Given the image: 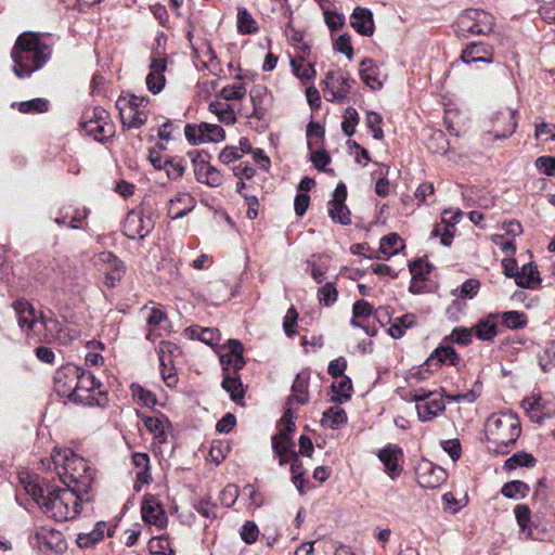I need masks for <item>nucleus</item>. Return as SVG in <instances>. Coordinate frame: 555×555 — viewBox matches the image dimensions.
<instances>
[{"mask_svg": "<svg viewBox=\"0 0 555 555\" xmlns=\"http://www.w3.org/2000/svg\"><path fill=\"white\" fill-rule=\"evenodd\" d=\"M28 495L38 504L41 512L55 521H69L81 513V493L68 487H42L37 477H20Z\"/></svg>", "mask_w": 555, "mask_h": 555, "instance_id": "nucleus-1", "label": "nucleus"}, {"mask_svg": "<svg viewBox=\"0 0 555 555\" xmlns=\"http://www.w3.org/2000/svg\"><path fill=\"white\" fill-rule=\"evenodd\" d=\"M485 433L490 452L507 454L520 436V421L513 412L493 413L486 422Z\"/></svg>", "mask_w": 555, "mask_h": 555, "instance_id": "nucleus-2", "label": "nucleus"}, {"mask_svg": "<svg viewBox=\"0 0 555 555\" xmlns=\"http://www.w3.org/2000/svg\"><path fill=\"white\" fill-rule=\"evenodd\" d=\"M50 48L40 41L37 34H22L12 50L13 70L23 78L39 69L50 56Z\"/></svg>", "mask_w": 555, "mask_h": 555, "instance_id": "nucleus-3", "label": "nucleus"}, {"mask_svg": "<svg viewBox=\"0 0 555 555\" xmlns=\"http://www.w3.org/2000/svg\"><path fill=\"white\" fill-rule=\"evenodd\" d=\"M52 460L56 467L61 466L63 473H59L66 487L87 494L91 488L93 476L87 461L75 454L72 450H54Z\"/></svg>", "mask_w": 555, "mask_h": 555, "instance_id": "nucleus-4", "label": "nucleus"}, {"mask_svg": "<svg viewBox=\"0 0 555 555\" xmlns=\"http://www.w3.org/2000/svg\"><path fill=\"white\" fill-rule=\"evenodd\" d=\"M152 214L143 208L132 209L124 221V234L130 240H143L154 229Z\"/></svg>", "mask_w": 555, "mask_h": 555, "instance_id": "nucleus-5", "label": "nucleus"}, {"mask_svg": "<svg viewBox=\"0 0 555 555\" xmlns=\"http://www.w3.org/2000/svg\"><path fill=\"white\" fill-rule=\"evenodd\" d=\"M12 307L15 311L18 326L27 336L41 335V312L37 313L34 306L24 298L14 301Z\"/></svg>", "mask_w": 555, "mask_h": 555, "instance_id": "nucleus-6", "label": "nucleus"}, {"mask_svg": "<svg viewBox=\"0 0 555 555\" xmlns=\"http://www.w3.org/2000/svg\"><path fill=\"white\" fill-rule=\"evenodd\" d=\"M81 374V367L73 363L62 365L54 374V390L59 397L69 399L77 387V378Z\"/></svg>", "mask_w": 555, "mask_h": 555, "instance_id": "nucleus-7", "label": "nucleus"}, {"mask_svg": "<svg viewBox=\"0 0 555 555\" xmlns=\"http://www.w3.org/2000/svg\"><path fill=\"white\" fill-rule=\"evenodd\" d=\"M30 538L36 541L40 551L46 548L54 553H63L67 550L64 534L47 526L37 527Z\"/></svg>", "mask_w": 555, "mask_h": 555, "instance_id": "nucleus-8", "label": "nucleus"}, {"mask_svg": "<svg viewBox=\"0 0 555 555\" xmlns=\"http://www.w3.org/2000/svg\"><path fill=\"white\" fill-rule=\"evenodd\" d=\"M459 27L462 31L486 35L492 30V17L483 11L468 10L459 18Z\"/></svg>", "mask_w": 555, "mask_h": 555, "instance_id": "nucleus-9", "label": "nucleus"}, {"mask_svg": "<svg viewBox=\"0 0 555 555\" xmlns=\"http://www.w3.org/2000/svg\"><path fill=\"white\" fill-rule=\"evenodd\" d=\"M347 199V186L339 182L327 203V211L334 222L348 225L351 223L350 210L345 204Z\"/></svg>", "mask_w": 555, "mask_h": 555, "instance_id": "nucleus-10", "label": "nucleus"}, {"mask_svg": "<svg viewBox=\"0 0 555 555\" xmlns=\"http://www.w3.org/2000/svg\"><path fill=\"white\" fill-rule=\"evenodd\" d=\"M95 260L98 264L103 267L105 274L104 284L109 288L116 287L125 273L122 261L111 251L98 254Z\"/></svg>", "mask_w": 555, "mask_h": 555, "instance_id": "nucleus-11", "label": "nucleus"}, {"mask_svg": "<svg viewBox=\"0 0 555 555\" xmlns=\"http://www.w3.org/2000/svg\"><path fill=\"white\" fill-rule=\"evenodd\" d=\"M417 483L422 488L436 489L440 487L447 479L446 470L434 465L431 462H425L417 468Z\"/></svg>", "mask_w": 555, "mask_h": 555, "instance_id": "nucleus-12", "label": "nucleus"}, {"mask_svg": "<svg viewBox=\"0 0 555 555\" xmlns=\"http://www.w3.org/2000/svg\"><path fill=\"white\" fill-rule=\"evenodd\" d=\"M324 86L323 93L327 101H344L350 91L348 78L338 76L334 72L326 74Z\"/></svg>", "mask_w": 555, "mask_h": 555, "instance_id": "nucleus-13", "label": "nucleus"}, {"mask_svg": "<svg viewBox=\"0 0 555 555\" xmlns=\"http://www.w3.org/2000/svg\"><path fill=\"white\" fill-rule=\"evenodd\" d=\"M141 514L145 522L154 525L159 529L166 527L168 518L163 505L156 498L152 495L144 498L141 505Z\"/></svg>", "mask_w": 555, "mask_h": 555, "instance_id": "nucleus-14", "label": "nucleus"}, {"mask_svg": "<svg viewBox=\"0 0 555 555\" xmlns=\"http://www.w3.org/2000/svg\"><path fill=\"white\" fill-rule=\"evenodd\" d=\"M198 158H201L199 154L197 158L193 159L194 173L197 182L206 184L210 188L220 186L223 183V175L221 171L205 159Z\"/></svg>", "mask_w": 555, "mask_h": 555, "instance_id": "nucleus-15", "label": "nucleus"}, {"mask_svg": "<svg viewBox=\"0 0 555 555\" xmlns=\"http://www.w3.org/2000/svg\"><path fill=\"white\" fill-rule=\"evenodd\" d=\"M377 456L391 478L401 474L402 468L399 465V461L403 459V451L399 446L388 443L378 451Z\"/></svg>", "mask_w": 555, "mask_h": 555, "instance_id": "nucleus-16", "label": "nucleus"}, {"mask_svg": "<svg viewBox=\"0 0 555 555\" xmlns=\"http://www.w3.org/2000/svg\"><path fill=\"white\" fill-rule=\"evenodd\" d=\"M94 116V119H90L82 125L86 135H93L94 139H98V135L101 134V139H111L114 132L112 131V124L107 120L106 112L96 109Z\"/></svg>", "mask_w": 555, "mask_h": 555, "instance_id": "nucleus-17", "label": "nucleus"}, {"mask_svg": "<svg viewBox=\"0 0 555 555\" xmlns=\"http://www.w3.org/2000/svg\"><path fill=\"white\" fill-rule=\"evenodd\" d=\"M135 472L133 489L139 492L143 485L152 481L150 456L146 453L135 452L131 456Z\"/></svg>", "mask_w": 555, "mask_h": 555, "instance_id": "nucleus-18", "label": "nucleus"}, {"mask_svg": "<svg viewBox=\"0 0 555 555\" xmlns=\"http://www.w3.org/2000/svg\"><path fill=\"white\" fill-rule=\"evenodd\" d=\"M195 207V199L186 192H179L169 199L168 215L171 219L186 216Z\"/></svg>", "mask_w": 555, "mask_h": 555, "instance_id": "nucleus-19", "label": "nucleus"}, {"mask_svg": "<svg viewBox=\"0 0 555 555\" xmlns=\"http://www.w3.org/2000/svg\"><path fill=\"white\" fill-rule=\"evenodd\" d=\"M480 282L476 279L466 280L460 287L452 291V295L456 298L452 305L447 309V313L450 315L452 310H462V304L460 299H473L479 292Z\"/></svg>", "mask_w": 555, "mask_h": 555, "instance_id": "nucleus-20", "label": "nucleus"}, {"mask_svg": "<svg viewBox=\"0 0 555 555\" xmlns=\"http://www.w3.org/2000/svg\"><path fill=\"white\" fill-rule=\"evenodd\" d=\"M350 24L362 36L369 37L374 33L373 15L367 9L356 8L350 16Z\"/></svg>", "mask_w": 555, "mask_h": 555, "instance_id": "nucleus-21", "label": "nucleus"}, {"mask_svg": "<svg viewBox=\"0 0 555 555\" xmlns=\"http://www.w3.org/2000/svg\"><path fill=\"white\" fill-rule=\"evenodd\" d=\"M186 139L224 138V130L218 125L202 122L198 126L186 125L184 129Z\"/></svg>", "mask_w": 555, "mask_h": 555, "instance_id": "nucleus-22", "label": "nucleus"}, {"mask_svg": "<svg viewBox=\"0 0 555 555\" xmlns=\"http://www.w3.org/2000/svg\"><path fill=\"white\" fill-rule=\"evenodd\" d=\"M309 374L299 373L292 385V395L287 398V405L293 403L306 404L309 401Z\"/></svg>", "mask_w": 555, "mask_h": 555, "instance_id": "nucleus-23", "label": "nucleus"}, {"mask_svg": "<svg viewBox=\"0 0 555 555\" xmlns=\"http://www.w3.org/2000/svg\"><path fill=\"white\" fill-rule=\"evenodd\" d=\"M68 400L86 406H104L107 403L105 391L78 390V387H76L75 392H73Z\"/></svg>", "mask_w": 555, "mask_h": 555, "instance_id": "nucleus-24", "label": "nucleus"}, {"mask_svg": "<svg viewBox=\"0 0 555 555\" xmlns=\"http://www.w3.org/2000/svg\"><path fill=\"white\" fill-rule=\"evenodd\" d=\"M165 69L166 61L164 59L154 60L151 64V73L146 77V85L154 94L160 92L165 86Z\"/></svg>", "mask_w": 555, "mask_h": 555, "instance_id": "nucleus-25", "label": "nucleus"}, {"mask_svg": "<svg viewBox=\"0 0 555 555\" xmlns=\"http://www.w3.org/2000/svg\"><path fill=\"white\" fill-rule=\"evenodd\" d=\"M459 361L460 356L452 347L441 346L430 354L425 364L428 366L435 365L436 367H440L442 364L456 365Z\"/></svg>", "mask_w": 555, "mask_h": 555, "instance_id": "nucleus-26", "label": "nucleus"}, {"mask_svg": "<svg viewBox=\"0 0 555 555\" xmlns=\"http://www.w3.org/2000/svg\"><path fill=\"white\" fill-rule=\"evenodd\" d=\"M416 410L421 422H429L446 410V403L442 398H431L423 403H417Z\"/></svg>", "mask_w": 555, "mask_h": 555, "instance_id": "nucleus-27", "label": "nucleus"}, {"mask_svg": "<svg viewBox=\"0 0 555 555\" xmlns=\"http://www.w3.org/2000/svg\"><path fill=\"white\" fill-rule=\"evenodd\" d=\"M41 335H36L40 341L51 343L61 339L62 324L54 318L41 315L40 321Z\"/></svg>", "mask_w": 555, "mask_h": 555, "instance_id": "nucleus-28", "label": "nucleus"}, {"mask_svg": "<svg viewBox=\"0 0 555 555\" xmlns=\"http://www.w3.org/2000/svg\"><path fill=\"white\" fill-rule=\"evenodd\" d=\"M118 109L121 122L125 127L137 128L142 126L146 120V115L143 112H139L138 109L128 106L124 101L119 104Z\"/></svg>", "mask_w": 555, "mask_h": 555, "instance_id": "nucleus-29", "label": "nucleus"}, {"mask_svg": "<svg viewBox=\"0 0 555 555\" xmlns=\"http://www.w3.org/2000/svg\"><path fill=\"white\" fill-rule=\"evenodd\" d=\"M333 396L331 400L337 403H344L351 398L352 383L348 376L338 377L331 386Z\"/></svg>", "mask_w": 555, "mask_h": 555, "instance_id": "nucleus-30", "label": "nucleus"}, {"mask_svg": "<svg viewBox=\"0 0 555 555\" xmlns=\"http://www.w3.org/2000/svg\"><path fill=\"white\" fill-rule=\"evenodd\" d=\"M461 60L466 64L477 62L490 64L493 62V55L488 53L483 47L472 44L462 52Z\"/></svg>", "mask_w": 555, "mask_h": 555, "instance_id": "nucleus-31", "label": "nucleus"}, {"mask_svg": "<svg viewBox=\"0 0 555 555\" xmlns=\"http://www.w3.org/2000/svg\"><path fill=\"white\" fill-rule=\"evenodd\" d=\"M192 339H198L208 346L217 345L220 340V333L218 328L190 326L186 328Z\"/></svg>", "mask_w": 555, "mask_h": 555, "instance_id": "nucleus-32", "label": "nucleus"}, {"mask_svg": "<svg viewBox=\"0 0 555 555\" xmlns=\"http://www.w3.org/2000/svg\"><path fill=\"white\" fill-rule=\"evenodd\" d=\"M222 388L230 393L231 399L234 402H238L244 398L243 384L238 376V373H225L222 380Z\"/></svg>", "mask_w": 555, "mask_h": 555, "instance_id": "nucleus-33", "label": "nucleus"}, {"mask_svg": "<svg viewBox=\"0 0 555 555\" xmlns=\"http://www.w3.org/2000/svg\"><path fill=\"white\" fill-rule=\"evenodd\" d=\"M347 422V414L344 409L335 405L323 413L321 424L323 427L336 429Z\"/></svg>", "mask_w": 555, "mask_h": 555, "instance_id": "nucleus-34", "label": "nucleus"}, {"mask_svg": "<svg viewBox=\"0 0 555 555\" xmlns=\"http://www.w3.org/2000/svg\"><path fill=\"white\" fill-rule=\"evenodd\" d=\"M251 151V146L249 141H240V145H230L225 146L221 153L219 154V159L223 164H230L238 158H241L245 153H249Z\"/></svg>", "mask_w": 555, "mask_h": 555, "instance_id": "nucleus-35", "label": "nucleus"}, {"mask_svg": "<svg viewBox=\"0 0 555 555\" xmlns=\"http://www.w3.org/2000/svg\"><path fill=\"white\" fill-rule=\"evenodd\" d=\"M288 430L279 429V433L272 437V449L275 454L291 453L294 451V442Z\"/></svg>", "mask_w": 555, "mask_h": 555, "instance_id": "nucleus-36", "label": "nucleus"}, {"mask_svg": "<svg viewBox=\"0 0 555 555\" xmlns=\"http://www.w3.org/2000/svg\"><path fill=\"white\" fill-rule=\"evenodd\" d=\"M12 107H16L22 114H42L49 109V101L43 98L13 103Z\"/></svg>", "mask_w": 555, "mask_h": 555, "instance_id": "nucleus-37", "label": "nucleus"}, {"mask_svg": "<svg viewBox=\"0 0 555 555\" xmlns=\"http://www.w3.org/2000/svg\"><path fill=\"white\" fill-rule=\"evenodd\" d=\"M539 282V271L532 264H525L516 275V284L520 287L533 288Z\"/></svg>", "mask_w": 555, "mask_h": 555, "instance_id": "nucleus-38", "label": "nucleus"}, {"mask_svg": "<svg viewBox=\"0 0 555 555\" xmlns=\"http://www.w3.org/2000/svg\"><path fill=\"white\" fill-rule=\"evenodd\" d=\"M535 464L537 459L532 454L520 451L516 452L505 461L504 468L512 470L518 467H534Z\"/></svg>", "mask_w": 555, "mask_h": 555, "instance_id": "nucleus-39", "label": "nucleus"}, {"mask_svg": "<svg viewBox=\"0 0 555 555\" xmlns=\"http://www.w3.org/2000/svg\"><path fill=\"white\" fill-rule=\"evenodd\" d=\"M403 247V242L397 233H390L382 237L379 243V251L387 258L399 253Z\"/></svg>", "mask_w": 555, "mask_h": 555, "instance_id": "nucleus-40", "label": "nucleus"}, {"mask_svg": "<svg viewBox=\"0 0 555 555\" xmlns=\"http://www.w3.org/2000/svg\"><path fill=\"white\" fill-rule=\"evenodd\" d=\"M498 314H491L486 320H480L474 327L477 338L481 340H492L498 335L496 325L491 321Z\"/></svg>", "mask_w": 555, "mask_h": 555, "instance_id": "nucleus-41", "label": "nucleus"}, {"mask_svg": "<svg viewBox=\"0 0 555 555\" xmlns=\"http://www.w3.org/2000/svg\"><path fill=\"white\" fill-rule=\"evenodd\" d=\"M530 491L529 486L520 480H513L509 482H506L501 490V493L507 498V499H522L525 498Z\"/></svg>", "mask_w": 555, "mask_h": 555, "instance_id": "nucleus-42", "label": "nucleus"}, {"mask_svg": "<svg viewBox=\"0 0 555 555\" xmlns=\"http://www.w3.org/2000/svg\"><path fill=\"white\" fill-rule=\"evenodd\" d=\"M291 66L293 68V73L300 81L305 85L312 81L317 75L313 64L300 63L298 60H291Z\"/></svg>", "mask_w": 555, "mask_h": 555, "instance_id": "nucleus-43", "label": "nucleus"}, {"mask_svg": "<svg viewBox=\"0 0 555 555\" xmlns=\"http://www.w3.org/2000/svg\"><path fill=\"white\" fill-rule=\"evenodd\" d=\"M362 69L360 70L363 82L372 90H378L383 87V82L377 78L373 70L372 60H363L361 62Z\"/></svg>", "mask_w": 555, "mask_h": 555, "instance_id": "nucleus-44", "label": "nucleus"}, {"mask_svg": "<svg viewBox=\"0 0 555 555\" xmlns=\"http://www.w3.org/2000/svg\"><path fill=\"white\" fill-rule=\"evenodd\" d=\"M166 319H167L166 313L163 310H160L159 308H152L150 310V313L146 319L147 326H149V332L146 334V338L149 340L153 341L157 336H159V334L156 333V328Z\"/></svg>", "mask_w": 555, "mask_h": 555, "instance_id": "nucleus-45", "label": "nucleus"}, {"mask_svg": "<svg viewBox=\"0 0 555 555\" xmlns=\"http://www.w3.org/2000/svg\"><path fill=\"white\" fill-rule=\"evenodd\" d=\"M237 30L243 35L254 34L258 30L256 21L246 9L238 10Z\"/></svg>", "mask_w": 555, "mask_h": 555, "instance_id": "nucleus-46", "label": "nucleus"}, {"mask_svg": "<svg viewBox=\"0 0 555 555\" xmlns=\"http://www.w3.org/2000/svg\"><path fill=\"white\" fill-rule=\"evenodd\" d=\"M501 315L502 324L511 330L522 328L527 324V317L519 311H506Z\"/></svg>", "mask_w": 555, "mask_h": 555, "instance_id": "nucleus-47", "label": "nucleus"}, {"mask_svg": "<svg viewBox=\"0 0 555 555\" xmlns=\"http://www.w3.org/2000/svg\"><path fill=\"white\" fill-rule=\"evenodd\" d=\"M338 291L334 283H325L318 289V299L322 306L331 307L337 301Z\"/></svg>", "mask_w": 555, "mask_h": 555, "instance_id": "nucleus-48", "label": "nucleus"}, {"mask_svg": "<svg viewBox=\"0 0 555 555\" xmlns=\"http://www.w3.org/2000/svg\"><path fill=\"white\" fill-rule=\"evenodd\" d=\"M78 390H90L96 392L101 390L102 384L94 377L93 374L87 372L81 367V374L77 378Z\"/></svg>", "mask_w": 555, "mask_h": 555, "instance_id": "nucleus-49", "label": "nucleus"}, {"mask_svg": "<svg viewBox=\"0 0 555 555\" xmlns=\"http://www.w3.org/2000/svg\"><path fill=\"white\" fill-rule=\"evenodd\" d=\"M144 425L147 430L157 439L160 443L166 441V434L164 423L158 417L146 416L143 418Z\"/></svg>", "mask_w": 555, "mask_h": 555, "instance_id": "nucleus-50", "label": "nucleus"}, {"mask_svg": "<svg viewBox=\"0 0 555 555\" xmlns=\"http://www.w3.org/2000/svg\"><path fill=\"white\" fill-rule=\"evenodd\" d=\"M130 389L133 398L140 401L143 405L152 406L156 404L157 399L155 393H153L152 391L144 389L142 386L138 384H132Z\"/></svg>", "mask_w": 555, "mask_h": 555, "instance_id": "nucleus-51", "label": "nucleus"}, {"mask_svg": "<svg viewBox=\"0 0 555 555\" xmlns=\"http://www.w3.org/2000/svg\"><path fill=\"white\" fill-rule=\"evenodd\" d=\"M210 109L225 124H233L236 120L234 111L227 103L212 102L210 103Z\"/></svg>", "mask_w": 555, "mask_h": 555, "instance_id": "nucleus-52", "label": "nucleus"}, {"mask_svg": "<svg viewBox=\"0 0 555 555\" xmlns=\"http://www.w3.org/2000/svg\"><path fill=\"white\" fill-rule=\"evenodd\" d=\"M220 361L223 365L224 374L232 373L236 375L245 365L244 358L234 357V354L230 353L221 356Z\"/></svg>", "mask_w": 555, "mask_h": 555, "instance_id": "nucleus-53", "label": "nucleus"}, {"mask_svg": "<svg viewBox=\"0 0 555 555\" xmlns=\"http://www.w3.org/2000/svg\"><path fill=\"white\" fill-rule=\"evenodd\" d=\"M474 327H455L449 336V339L457 345L467 346L473 340Z\"/></svg>", "mask_w": 555, "mask_h": 555, "instance_id": "nucleus-54", "label": "nucleus"}, {"mask_svg": "<svg viewBox=\"0 0 555 555\" xmlns=\"http://www.w3.org/2000/svg\"><path fill=\"white\" fill-rule=\"evenodd\" d=\"M238 488L233 483L227 485L219 493L220 504L224 507H231L235 504L238 498Z\"/></svg>", "mask_w": 555, "mask_h": 555, "instance_id": "nucleus-55", "label": "nucleus"}, {"mask_svg": "<svg viewBox=\"0 0 555 555\" xmlns=\"http://www.w3.org/2000/svg\"><path fill=\"white\" fill-rule=\"evenodd\" d=\"M166 146L163 143L157 144V149L149 150V159L155 169H163L169 163L167 156L162 155Z\"/></svg>", "mask_w": 555, "mask_h": 555, "instance_id": "nucleus-56", "label": "nucleus"}, {"mask_svg": "<svg viewBox=\"0 0 555 555\" xmlns=\"http://www.w3.org/2000/svg\"><path fill=\"white\" fill-rule=\"evenodd\" d=\"M358 124V113L354 108L348 107L345 111L344 120L341 124L344 133L347 137H351L354 134V129Z\"/></svg>", "mask_w": 555, "mask_h": 555, "instance_id": "nucleus-57", "label": "nucleus"}, {"mask_svg": "<svg viewBox=\"0 0 555 555\" xmlns=\"http://www.w3.org/2000/svg\"><path fill=\"white\" fill-rule=\"evenodd\" d=\"M175 352L180 353L179 347L170 341H162L158 347V357L160 361V365L166 367L167 361L171 363V359L169 356H172Z\"/></svg>", "mask_w": 555, "mask_h": 555, "instance_id": "nucleus-58", "label": "nucleus"}, {"mask_svg": "<svg viewBox=\"0 0 555 555\" xmlns=\"http://www.w3.org/2000/svg\"><path fill=\"white\" fill-rule=\"evenodd\" d=\"M535 167L539 171L548 177L555 176V156H540L535 159Z\"/></svg>", "mask_w": 555, "mask_h": 555, "instance_id": "nucleus-59", "label": "nucleus"}, {"mask_svg": "<svg viewBox=\"0 0 555 555\" xmlns=\"http://www.w3.org/2000/svg\"><path fill=\"white\" fill-rule=\"evenodd\" d=\"M373 312V306L364 299L357 300L352 307L354 319H367Z\"/></svg>", "mask_w": 555, "mask_h": 555, "instance_id": "nucleus-60", "label": "nucleus"}, {"mask_svg": "<svg viewBox=\"0 0 555 555\" xmlns=\"http://www.w3.org/2000/svg\"><path fill=\"white\" fill-rule=\"evenodd\" d=\"M245 95V88L242 85H233L229 87H224L220 96L225 101L230 100H241Z\"/></svg>", "mask_w": 555, "mask_h": 555, "instance_id": "nucleus-61", "label": "nucleus"}, {"mask_svg": "<svg viewBox=\"0 0 555 555\" xmlns=\"http://www.w3.org/2000/svg\"><path fill=\"white\" fill-rule=\"evenodd\" d=\"M258 534H259V530H258L257 525L254 521H246L242 526L241 537H242L243 541H245L246 543H248V544L254 543L257 540Z\"/></svg>", "mask_w": 555, "mask_h": 555, "instance_id": "nucleus-62", "label": "nucleus"}, {"mask_svg": "<svg viewBox=\"0 0 555 555\" xmlns=\"http://www.w3.org/2000/svg\"><path fill=\"white\" fill-rule=\"evenodd\" d=\"M195 509L197 513H199L202 516L206 518H216V506L210 503L209 498L208 499H201L195 505Z\"/></svg>", "mask_w": 555, "mask_h": 555, "instance_id": "nucleus-63", "label": "nucleus"}, {"mask_svg": "<svg viewBox=\"0 0 555 555\" xmlns=\"http://www.w3.org/2000/svg\"><path fill=\"white\" fill-rule=\"evenodd\" d=\"M540 366L544 372L555 367V346L545 349L544 356L540 357Z\"/></svg>", "mask_w": 555, "mask_h": 555, "instance_id": "nucleus-64", "label": "nucleus"}]
</instances>
